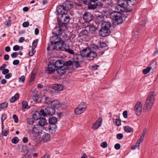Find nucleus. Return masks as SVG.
Segmentation results:
<instances>
[{
	"label": "nucleus",
	"instance_id": "1",
	"mask_svg": "<svg viewBox=\"0 0 158 158\" xmlns=\"http://www.w3.org/2000/svg\"><path fill=\"white\" fill-rule=\"evenodd\" d=\"M57 11L58 13L60 12L61 13V16L59 21L62 23H68L70 20V18L67 14L68 9L66 7L60 6L58 7Z\"/></svg>",
	"mask_w": 158,
	"mask_h": 158
},
{
	"label": "nucleus",
	"instance_id": "2",
	"mask_svg": "<svg viewBox=\"0 0 158 158\" xmlns=\"http://www.w3.org/2000/svg\"><path fill=\"white\" fill-rule=\"evenodd\" d=\"M64 42L60 40L58 42H56L52 44H49L48 46L47 49L49 51L51 49L52 50H56L57 51H64Z\"/></svg>",
	"mask_w": 158,
	"mask_h": 158
},
{
	"label": "nucleus",
	"instance_id": "3",
	"mask_svg": "<svg viewBox=\"0 0 158 158\" xmlns=\"http://www.w3.org/2000/svg\"><path fill=\"white\" fill-rule=\"evenodd\" d=\"M156 94L154 92H152L149 94L146 98L145 106L148 109H151L154 104Z\"/></svg>",
	"mask_w": 158,
	"mask_h": 158
},
{
	"label": "nucleus",
	"instance_id": "4",
	"mask_svg": "<svg viewBox=\"0 0 158 158\" xmlns=\"http://www.w3.org/2000/svg\"><path fill=\"white\" fill-rule=\"evenodd\" d=\"M43 129V127L39 125H34L32 128V134L33 135V139H39L40 138V135L41 134L42 130Z\"/></svg>",
	"mask_w": 158,
	"mask_h": 158
},
{
	"label": "nucleus",
	"instance_id": "5",
	"mask_svg": "<svg viewBox=\"0 0 158 158\" xmlns=\"http://www.w3.org/2000/svg\"><path fill=\"white\" fill-rule=\"evenodd\" d=\"M111 18L114 21V24L116 25L122 23L123 22L122 14L121 13L114 12L110 14Z\"/></svg>",
	"mask_w": 158,
	"mask_h": 158
},
{
	"label": "nucleus",
	"instance_id": "6",
	"mask_svg": "<svg viewBox=\"0 0 158 158\" xmlns=\"http://www.w3.org/2000/svg\"><path fill=\"white\" fill-rule=\"evenodd\" d=\"M66 23H62L59 20L58 23V27H56L53 30V33L55 34H61L62 29L66 28L67 25Z\"/></svg>",
	"mask_w": 158,
	"mask_h": 158
},
{
	"label": "nucleus",
	"instance_id": "7",
	"mask_svg": "<svg viewBox=\"0 0 158 158\" xmlns=\"http://www.w3.org/2000/svg\"><path fill=\"white\" fill-rule=\"evenodd\" d=\"M52 32L53 35L51 37L50 39V44H52L58 42V41L61 40V38L59 36L60 34H53V31Z\"/></svg>",
	"mask_w": 158,
	"mask_h": 158
},
{
	"label": "nucleus",
	"instance_id": "8",
	"mask_svg": "<svg viewBox=\"0 0 158 158\" xmlns=\"http://www.w3.org/2000/svg\"><path fill=\"white\" fill-rule=\"evenodd\" d=\"M42 135H40V138L39 139H36V141H43L44 142H47L49 141L51 138V136L49 134L45 132L43 134L41 133Z\"/></svg>",
	"mask_w": 158,
	"mask_h": 158
},
{
	"label": "nucleus",
	"instance_id": "9",
	"mask_svg": "<svg viewBox=\"0 0 158 158\" xmlns=\"http://www.w3.org/2000/svg\"><path fill=\"white\" fill-rule=\"evenodd\" d=\"M55 109H41V113L42 116H47V115H52L55 113Z\"/></svg>",
	"mask_w": 158,
	"mask_h": 158
},
{
	"label": "nucleus",
	"instance_id": "10",
	"mask_svg": "<svg viewBox=\"0 0 158 158\" xmlns=\"http://www.w3.org/2000/svg\"><path fill=\"white\" fill-rule=\"evenodd\" d=\"M57 61H56L55 64H49L48 67V69L47 70L48 73H51L55 72V69H56L57 66L56 64H57Z\"/></svg>",
	"mask_w": 158,
	"mask_h": 158
},
{
	"label": "nucleus",
	"instance_id": "11",
	"mask_svg": "<svg viewBox=\"0 0 158 158\" xmlns=\"http://www.w3.org/2000/svg\"><path fill=\"white\" fill-rule=\"evenodd\" d=\"M111 32L110 30L104 29L101 27V29L99 30V35L102 37L107 36L109 35Z\"/></svg>",
	"mask_w": 158,
	"mask_h": 158
},
{
	"label": "nucleus",
	"instance_id": "12",
	"mask_svg": "<svg viewBox=\"0 0 158 158\" xmlns=\"http://www.w3.org/2000/svg\"><path fill=\"white\" fill-rule=\"evenodd\" d=\"M56 129V124H49L47 125L46 127V129L49 132L53 133L55 132Z\"/></svg>",
	"mask_w": 158,
	"mask_h": 158
},
{
	"label": "nucleus",
	"instance_id": "13",
	"mask_svg": "<svg viewBox=\"0 0 158 158\" xmlns=\"http://www.w3.org/2000/svg\"><path fill=\"white\" fill-rule=\"evenodd\" d=\"M56 72L60 75H61L64 74L66 71V69L64 66H60L56 67Z\"/></svg>",
	"mask_w": 158,
	"mask_h": 158
},
{
	"label": "nucleus",
	"instance_id": "14",
	"mask_svg": "<svg viewBox=\"0 0 158 158\" xmlns=\"http://www.w3.org/2000/svg\"><path fill=\"white\" fill-rule=\"evenodd\" d=\"M92 15L89 12H85L83 15V19L85 22H89L91 20Z\"/></svg>",
	"mask_w": 158,
	"mask_h": 158
},
{
	"label": "nucleus",
	"instance_id": "15",
	"mask_svg": "<svg viewBox=\"0 0 158 158\" xmlns=\"http://www.w3.org/2000/svg\"><path fill=\"white\" fill-rule=\"evenodd\" d=\"M102 119L99 118L97 121L93 124L92 127L93 129L96 130L99 128L102 125Z\"/></svg>",
	"mask_w": 158,
	"mask_h": 158
},
{
	"label": "nucleus",
	"instance_id": "16",
	"mask_svg": "<svg viewBox=\"0 0 158 158\" xmlns=\"http://www.w3.org/2000/svg\"><path fill=\"white\" fill-rule=\"evenodd\" d=\"M98 47H99L102 48H104V49H108V46L106 42H100L99 43V45L98 46L94 45L93 47V48H95V50H97V49L98 48Z\"/></svg>",
	"mask_w": 158,
	"mask_h": 158
},
{
	"label": "nucleus",
	"instance_id": "17",
	"mask_svg": "<svg viewBox=\"0 0 158 158\" xmlns=\"http://www.w3.org/2000/svg\"><path fill=\"white\" fill-rule=\"evenodd\" d=\"M89 31L91 33H95V32L98 30V27L93 24H90L88 25Z\"/></svg>",
	"mask_w": 158,
	"mask_h": 158
},
{
	"label": "nucleus",
	"instance_id": "18",
	"mask_svg": "<svg viewBox=\"0 0 158 158\" xmlns=\"http://www.w3.org/2000/svg\"><path fill=\"white\" fill-rule=\"evenodd\" d=\"M118 4L122 6L124 8H126L127 7V5L129 4L126 0H118Z\"/></svg>",
	"mask_w": 158,
	"mask_h": 158
},
{
	"label": "nucleus",
	"instance_id": "19",
	"mask_svg": "<svg viewBox=\"0 0 158 158\" xmlns=\"http://www.w3.org/2000/svg\"><path fill=\"white\" fill-rule=\"evenodd\" d=\"M61 106V104L58 100H55L52 102L51 106L52 109H58Z\"/></svg>",
	"mask_w": 158,
	"mask_h": 158
},
{
	"label": "nucleus",
	"instance_id": "20",
	"mask_svg": "<svg viewBox=\"0 0 158 158\" xmlns=\"http://www.w3.org/2000/svg\"><path fill=\"white\" fill-rule=\"evenodd\" d=\"M111 23L109 22H104L101 24V27L104 29L110 30L111 26Z\"/></svg>",
	"mask_w": 158,
	"mask_h": 158
},
{
	"label": "nucleus",
	"instance_id": "21",
	"mask_svg": "<svg viewBox=\"0 0 158 158\" xmlns=\"http://www.w3.org/2000/svg\"><path fill=\"white\" fill-rule=\"evenodd\" d=\"M63 88V85L60 84H55L52 86V89L57 91H62Z\"/></svg>",
	"mask_w": 158,
	"mask_h": 158
},
{
	"label": "nucleus",
	"instance_id": "22",
	"mask_svg": "<svg viewBox=\"0 0 158 158\" xmlns=\"http://www.w3.org/2000/svg\"><path fill=\"white\" fill-rule=\"evenodd\" d=\"M39 119L38 122L39 125L43 127L47 123L46 119L44 117L40 118Z\"/></svg>",
	"mask_w": 158,
	"mask_h": 158
},
{
	"label": "nucleus",
	"instance_id": "23",
	"mask_svg": "<svg viewBox=\"0 0 158 158\" xmlns=\"http://www.w3.org/2000/svg\"><path fill=\"white\" fill-rule=\"evenodd\" d=\"M40 115H42L41 113V110L40 112L38 111H35L33 113V118L34 119L36 120H38L40 118Z\"/></svg>",
	"mask_w": 158,
	"mask_h": 158
},
{
	"label": "nucleus",
	"instance_id": "24",
	"mask_svg": "<svg viewBox=\"0 0 158 158\" xmlns=\"http://www.w3.org/2000/svg\"><path fill=\"white\" fill-rule=\"evenodd\" d=\"M104 17L103 16H99L95 19V22L98 24H101L103 22Z\"/></svg>",
	"mask_w": 158,
	"mask_h": 158
},
{
	"label": "nucleus",
	"instance_id": "25",
	"mask_svg": "<svg viewBox=\"0 0 158 158\" xmlns=\"http://www.w3.org/2000/svg\"><path fill=\"white\" fill-rule=\"evenodd\" d=\"M97 55V53L95 52L89 51L88 54V57H90L91 60H93L94 58L96 57Z\"/></svg>",
	"mask_w": 158,
	"mask_h": 158
},
{
	"label": "nucleus",
	"instance_id": "26",
	"mask_svg": "<svg viewBox=\"0 0 158 158\" xmlns=\"http://www.w3.org/2000/svg\"><path fill=\"white\" fill-rule=\"evenodd\" d=\"M89 52V50H88L86 48H85L80 51V54L82 57H88Z\"/></svg>",
	"mask_w": 158,
	"mask_h": 158
},
{
	"label": "nucleus",
	"instance_id": "27",
	"mask_svg": "<svg viewBox=\"0 0 158 158\" xmlns=\"http://www.w3.org/2000/svg\"><path fill=\"white\" fill-rule=\"evenodd\" d=\"M126 8H124L123 7H122V6H120L118 4L115 7V11L114 12H118L120 13H121L123 11V9L124 10Z\"/></svg>",
	"mask_w": 158,
	"mask_h": 158
},
{
	"label": "nucleus",
	"instance_id": "28",
	"mask_svg": "<svg viewBox=\"0 0 158 158\" xmlns=\"http://www.w3.org/2000/svg\"><path fill=\"white\" fill-rule=\"evenodd\" d=\"M57 121V118L55 117H50L49 119V123L52 124H56Z\"/></svg>",
	"mask_w": 158,
	"mask_h": 158
},
{
	"label": "nucleus",
	"instance_id": "29",
	"mask_svg": "<svg viewBox=\"0 0 158 158\" xmlns=\"http://www.w3.org/2000/svg\"><path fill=\"white\" fill-rule=\"evenodd\" d=\"M87 107L86 104L83 102H81L75 109H86Z\"/></svg>",
	"mask_w": 158,
	"mask_h": 158
},
{
	"label": "nucleus",
	"instance_id": "30",
	"mask_svg": "<svg viewBox=\"0 0 158 158\" xmlns=\"http://www.w3.org/2000/svg\"><path fill=\"white\" fill-rule=\"evenodd\" d=\"M149 66V67H150L151 69H154L156 67V62L154 60H153L150 62Z\"/></svg>",
	"mask_w": 158,
	"mask_h": 158
},
{
	"label": "nucleus",
	"instance_id": "31",
	"mask_svg": "<svg viewBox=\"0 0 158 158\" xmlns=\"http://www.w3.org/2000/svg\"><path fill=\"white\" fill-rule=\"evenodd\" d=\"M89 32L87 30L85 29H83L80 33L79 35L80 36H86L88 35Z\"/></svg>",
	"mask_w": 158,
	"mask_h": 158
},
{
	"label": "nucleus",
	"instance_id": "32",
	"mask_svg": "<svg viewBox=\"0 0 158 158\" xmlns=\"http://www.w3.org/2000/svg\"><path fill=\"white\" fill-rule=\"evenodd\" d=\"M124 131L127 133H131L133 131V129L129 126H126L124 127Z\"/></svg>",
	"mask_w": 158,
	"mask_h": 158
},
{
	"label": "nucleus",
	"instance_id": "33",
	"mask_svg": "<svg viewBox=\"0 0 158 158\" xmlns=\"http://www.w3.org/2000/svg\"><path fill=\"white\" fill-rule=\"evenodd\" d=\"M45 103L48 106H49L50 105H51L52 104V101L50 98L48 97H45Z\"/></svg>",
	"mask_w": 158,
	"mask_h": 158
},
{
	"label": "nucleus",
	"instance_id": "34",
	"mask_svg": "<svg viewBox=\"0 0 158 158\" xmlns=\"http://www.w3.org/2000/svg\"><path fill=\"white\" fill-rule=\"evenodd\" d=\"M19 98V95L18 94H16L14 96L12 97L10 99V102L13 103L15 102L17 99Z\"/></svg>",
	"mask_w": 158,
	"mask_h": 158
},
{
	"label": "nucleus",
	"instance_id": "35",
	"mask_svg": "<svg viewBox=\"0 0 158 158\" xmlns=\"http://www.w3.org/2000/svg\"><path fill=\"white\" fill-rule=\"evenodd\" d=\"M33 99L34 101L38 103H40L41 101L40 96L38 94H36L33 97Z\"/></svg>",
	"mask_w": 158,
	"mask_h": 158
},
{
	"label": "nucleus",
	"instance_id": "36",
	"mask_svg": "<svg viewBox=\"0 0 158 158\" xmlns=\"http://www.w3.org/2000/svg\"><path fill=\"white\" fill-rule=\"evenodd\" d=\"M97 1V0H83V2L84 4L88 5L92 2H95Z\"/></svg>",
	"mask_w": 158,
	"mask_h": 158
},
{
	"label": "nucleus",
	"instance_id": "37",
	"mask_svg": "<svg viewBox=\"0 0 158 158\" xmlns=\"http://www.w3.org/2000/svg\"><path fill=\"white\" fill-rule=\"evenodd\" d=\"M22 105L23 109H29L30 106L28 105L27 102L26 101H23L22 102Z\"/></svg>",
	"mask_w": 158,
	"mask_h": 158
},
{
	"label": "nucleus",
	"instance_id": "38",
	"mask_svg": "<svg viewBox=\"0 0 158 158\" xmlns=\"http://www.w3.org/2000/svg\"><path fill=\"white\" fill-rule=\"evenodd\" d=\"M64 51L72 55H74L75 53L73 50L69 48V47L66 48H64Z\"/></svg>",
	"mask_w": 158,
	"mask_h": 158
},
{
	"label": "nucleus",
	"instance_id": "39",
	"mask_svg": "<svg viewBox=\"0 0 158 158\" xmlns=\"http://www.w3.org/2000/svg\"><path fill=\"white\" fill-rule=\"evenodd\" d=\"M88 8L89 9L95 10L96 9L95 3L92 4L90 3L88 6Z\"/></svg>",
	"mask_w": 158,
	"mask_h": 158
},
{
	"label": "nucleus",
	"instance_id": "40",
	"mask_svg": "<svg viewBox=\"0 0 158 158\" xmlns=\"http://www.w3.org/2000/svg\"><path fill=\"white\" fill-rule=\"evenodd\" d=\"M85 109H74V113L76 114H80L85 111Z\"/></svg>",
	"mask_w": 158,
	"mask_h": 158
},
{
	"label": "nucleus",
	"instance_id": "41",
	"mask_svg": "<svg viewBox=\"0 0 158 158\" xmlns=\"http://www.w3.org/2000/svg\"><path fill=\"white\" fill-rule=\"evenodd\" d=\"M138 31H135L134 32V34L132 37V40L133 41H135L138 38Z\"/></svg>",
	"mask_w": 158,
	"mask_h": 158
},
{
	"label": "nucleus",
	"instance_id": "42",
	"mask_svg": "<svg viewBox=\"0 0 158 158\" xmlns=\"http://www.w3.org/2000/svg\"><path fill=\"white\" fill-rule=\"evenodd\" d=\"M142 107V104L140 101H138L137 102L135 106V109H139Z\"/></svg>",
	"mask_w": 158,
	"mask_h": 158
},
{
	"label": "nucleus",
	"instance_id": "43",
	"mask_svg": "<svg viewBox=\"0 0 158 158\" xmlns=\"http://www.w3.org/2000/svg\"><path fill=\"white\" fill-rule=\"evenodd\" d=\"M79 60H74L73 62V64L74 65L76 68H78L80 66V65L79 64Z\"/></svg>",
	"mask_w": 158,
	"mask_h": 158
},
{
	"label": "nucleus",
	"instance_id": "44",
	"mask_svg": "<svg viewBox=\"0 0 158 158\" xmlns=\"http://www.w3.org/2000/svg\"><path fill=\"white\" fill-rule=\"evenodd\" d=\"M151 69V68L148 66L146 69H143L142 72L144 74H147L150 72Z\"/></svg>",
	"mask_w": 158,
	"mask_h": 158
},
{
	"label": "nucleus",
	"instance_id": "45",
	"mask_svg": "<svg viewBox=\"0 0 158 158\" xmlns=\"http://www.w3.org/2000/svg\"><path fill=\"white\" fill-rule=\"evenodd\" d=\"M114 124L117 126H119L121 125V121L119 119H116L114 121Z\"/></svg>",
	"mask_w": 158,
	"mask_h": 158
},
{
	"label": "nucleus",
	"instance_id": "46",
	"mask_svg": "<svg viewBox=\"0 0 158 158\" xmlns=\"http://www.w3.org/2000/svg\"><path fill=\"white\" fill-rule=\"evenodd\" d=\"M35 77V76L34 75H31L29 83L30 85H31L33 84Z\"/></svg>",
	"mask_w": 158,
	"mask_h": 158
},
{
	"label": "nucleus",
	"instance_id": "47",
	"mask_svg": "<svg viewBox=\"0 0 158 158\" xmlns=\"http://www.w3.org/2000/svg\"><path fill=\"white\" fill-rule=\"evenodd\" d=\"M73 62L71 60H69L68 61H66L64 62V65L65 66H68L71 65L73 64Z\"/></svg>",
	"mask_w": 158,
	"mask_h": 158
},
{
	"label": "nucleus",
	"instance_id": "48",
	"mask_svg": "<svg viewBox=\"0 0 158 158\" xmlns=\"http://www.w3.org/2000/svg\"><path fill=\"white\" fill-rule=\"evenodd\" d=\"M19 81L20 82H23L25 80V76L22 75L18 78Z\"/></svg>",
	"mask_w": 158,
	"mask_h": 158
},
{
	"label": "nucleus",
	"instance_id": "49",
	"mask_svg": "<svg viewBox=\"0 0 158 158\" xmlns=\"http://www.w3.org/2000/svg\"><path fill=\"white\" fill-rule=\"evenodd\" d=\"M8 105V103L6 102H4L0 105V109H5Z\"/></svg>",
	"mask_w": 158,
	"mask_h": 158
},
{
	"label": "nucleus",
	"instance_id": "50",
	"mask_svg": "<svg viewBox=\"0 0 158 158\" xmlns=\"http://www.w3.org/2000/svg\"><path fill=\"white\" fill-rule=\"evenodd\" d=\"M19 139L17 137H14L12 139V142L15 144L17 143L19 141Z\"/></svg>",
	"mask_w": 158,
	"mask_h": 158
},
{
	"label": "nucleus",
	"instance_id": "51",
	"mask_svg": "<svg viewBox=\"0 0 158 158\" xmlns=\"http://www.w3.org/2000/svg\"><path fill=\"white\" fill-rule=\"evenodd\" d=\"M34 48H32L31 51H29V55L30 56H32L35 53V51L34 50Z\"/></svg>",
	"mask_w": 158,
	"mask_h": 158
},
{
	"label": "nucleus",
	"instance_id": "52",
	"mask_svg": "<svg viewBox=\"0 0 158 158\" xmlns=\"http://www.w3.org/2000/svg\"><path fill=\"white\" fill-rule=\"evenodd\" d=\"M96 8L100 7H103V5L100 2H98L95 3Z\"/></svg>",
	"mask_w": 158,
	"mask_h": 158
},
{
	"label": "nucleus",
	"instance_id": "53",
	"mask_svg": "<svg viewBox=\"0 0 158 158\" xmlns=\"http://www.w3.org/2000/svg\"><path fill=\"white\" fill-rule=\"evenodd\" d=\"M146 22H147V21L145 19L143 20L141 24H139L138 26V27L139 28L141 26H144L145 25V24Z\"/></svg>",
	"mask_w": 158,
	"mask_h": 158
},
{
	"label": "nucleus",
	"instance_id": "54",
	"mask_svg": "<svg viewBox=\"0 0 158 158\" xmlns=\"http://www.w3.org/2000/svg\"><path fill=\"white\" fill-rule=\"evenodd\" d=\"M117 138L119 140L121 139L123 137V135L122 134L119 133L117 135Z\"/></svg>",
	"mask_w": 158,
	"mask_h": 158
},
{
	"label": "nucleus",
	"instance_id": "55",
	"mask_svg": "<svg viewBox=\"0 0 158 158\" xmlns=\"http://www.w3.org/2000/svg\"><path fill=\"white\" fill-rule=\"evenodd\" d=\"M9 131L7 130H3L2 131V135L6 136L7 135Z\"/></svg>",
	"mask_w": 158,
	"mask_h": 158
},
{
	"label": "nucleus",
	"instance_id": "56",
	"mask_svg": "<svg viewBox=\"0 0 158 158\" xmlns=\"http://www.w3.org/2000/svg\"><path fill=\"white\" fill-rule=\"evenodd\" d=\"M7 118V115L6 114H3L2 115L1 117V123H4V121Z\"/></svg>",
	"mask_w": 158,
	"mask_h": 158
},
{
	"label": "nucleus",
	"instance_id": "57",
	"mask_svg": "<svg viewBox=\"0 0 158 158\" xmlns=\"http://www.w3.org/2000/svg\"><path fill=\"white\" fill-rule=\"evenodd\" d=\"M108 144L106 142H104L101 144V146L103 148H105L107 146Z\"/></svg>",
	"mask_w": 158,
	"mask_h": 158
},
{
	"label": "nucleus",
	"instance_id": "58",
	"mask_svg": "<svg viewBox=\"0 0 158 158\" xmlns=\"http://www.w3.org/2000/svg\"><path fill=\"white\" fill-rule=\"evenodd\" d=\"M13 118L14 119L15 122V123H17L19 121L18 117L16 114H14L13 115Z\"/></svg>",
	"mask_w": 158,
	"mask_h": 158
},
{
	"label": "nucleus",
	"instance_id": "59",
	"mask_svg": "<svg viewBox=\"0 0 158 158\" xmlns=\"http://www.w3.org/2000/svg\"><path fill=\"white\" fill-rule=\"evenodd\" d=\"M134 110L136 114L138 115H140L142 111L141 109H134Z\"/></svg>",
	"mask_w": 158,
	"mask_h": 158
},
{
	"label": "nucleus",
	"instance_id": "60",
	"mask_svg": "<svg viewBox=\"0 0 158 158\" xmlns=\"http://www.w3.org/2000/svg\"><path fill=\"white\" fill-rule=\"evenodd\" d=\"M20 49L19 46L18 45H15L13 47V50L14 51H17Z\"/></svg>",
	"mask_w": 158,
	"mask_h": 158
},
{
	"label": "nucleus",
	"instance_id": "61",
	"mask_svg": "<svg viewBox=\"0 0 158 158\" xmlns=\"http://www.w3.org/2000/svg\"><path fill=\"white\" fill-rule=\"evenodd\" d=\"M9 72V70L8 69H6L2 70V73L3 75H6Z\"/></svg>",
	"mask_w": 158,
	"mask_h": 158
},
{
	"label": "nucleus",
	"instance_id": "62",
	"mask_svg": "<svg viewBox=\"0 0 158 158\" xmlns=\"http://www.w3.org/2000/svg\"><path fill=\"white\" fill-rule=\"evenodd\" d=\"M29 25V23L28 22H23L22 24V26L23 27H28Z\"/></svg>",
	"mask_w": 158,
	"mask_h": 158
},
{
	"label": "nucleus",
	"instance_id": "63",
	"mask_svg": "<svg viewBox=\"0 0 158 158\" xmlns=\"http://www.w3.org/2000/svg\"><path fill=\"white\" fill-rule=\"evenodd\" d=\"M18 55V53L16 52H13L11 55V57L13 58H15Z\"/></svg>",
	"mask_w": 158,
	"mask_h": 158
},
{
	"label": "nucleus",
	"instance_id": "64",
	"mask_svg": "<svg viewBox=\"0 0 158 158\" xmlns=\"http://www.w3.org/2000/svg\"><path fill=\"white\" fill-rule=\"evenodd\" d=\"M99 66L97 65H94L91 67L92 70H97L98 67Z\"/></svg>",
	"mask_w": 158,
	"mask_h": 158
}]
</instances>
